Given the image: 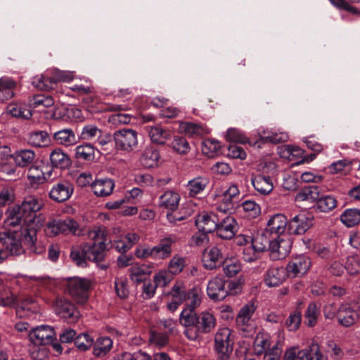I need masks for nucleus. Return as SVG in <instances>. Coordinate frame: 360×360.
<instances>
[{
  "instance_id": "obj_1",
  "label": "nucleus",
  "mask_w": 360,
  "mask_h": 360,
  "mask_svg": "<svg viewBox=\"0 0 360 360\" xmlns=\"http://www.w3.org/2000/svg\"><path fill=\"white\" fill-rule=\"evenodd\" d=\"M91 243H85L80 246L72 248L70 257L77 265L83 266L86 260H91L97 264L101 262L105 256L107 249L106 230L105 226H96L85 233Z\"/></svg>"
},
{
  "instance_id": "obj_2",
  "label": "nucleus",
  "mask_w": 360,
  "mask_h": 360,
  "mask_svg": "<svg viewBox=\"0 0 360 360\" xmlns=\"http://www.w3.org/2000/svg\"><path fill=\"white\" fill-rule=\"evenodd\" d=\"M43 207L44 202L41 199L35 195H27L20 205H15L7 210L6 222L8 226L15 227L21 225L22 221L30 218L44 216L42 214H37Z\"/></svg>"
},
{
  "instance_id": "obj_3",
  "label": "nucleus",
  "mask_w": 360,
  "mask_h": 360,
  "mask_svg": "<svg viewBox=\"0 0 360 360\" xmlns=\"http://www.w3.org/2000/svg\"><path fill=\"white\" fill-rule=\"evenodd\" d=\"M45 222L44 216H38L30 218L22 221L20 228V239L17 238L23 243L25 246L34 254L40 255L45 252V246L37 240V233L43 227Z\"/></svg>"
},
{
  "instance_id": "obj_4",
  "label": "nucleus",
  "mask_w": 360,
  "mask_h": 360,
  "mask_svg": "<svg viewBox=\"0 0 360 360\" xmlns=\"http://www.w3.org/2000/svg\"><path fill=\"white\" fill-rule=\"evenodd\" d=\"M266 233L265 230H262L251 238V244L254 252L260 253L266 250V247L269 245L271 257L274 259L285 258L290 252V245L289 242L279 236L270 240L266 236Z\"/></svg>"
},
{
  "instance_id": "obj_5",
  "label": "nucleus",
  "mask_w": 360,
  "mask_h": 360,
  "mask_svg": "<svg viewBox=\"0 0 360 360\" xmlns=\"http://www.w3.org/2000/svg\"><path fill=\"white\" fill-rule=\"evenodd\" d=\"M65 286L68 294L77 304H84L88 301L91 280L79 277L68 278Z\"/></svg>"
},
{
  "instance_id": "obj_6",
  "label": "nucleus",
  "mask_w": 360,
  "mask_h": 360,
  "mask_svg": "<svg viewBox=\"0 0 360 360\" xmlns=\"http://www.w3.org/2000/svg\"><path fill=\"white\" fill-rule=\"evenodd\" d=\"M0 242L4 248H0V264L4 262L11 255H20L24 252V248L20 241L17 238L15 231H4L0 232Z\"/></svg>"
},
{
  "instance_id": "obj_7",
  "label": "nucleus",
  "mask_w": 360,
  "mask_h": 360,
  "mask_svg": "<svg viewBox=\"0 0 360 360\" xmlns=\"http://www.w3.org/2000/svg\"><path fill=\"white\" fill-rule=\"evenodd\" d=\"M231 330L227 328L218 330L214 335V350L218 359L228 360L233 348V340L231 338Z\"/></svg>"
},
{
  "instance_id": "obj_8",
  "label": "nucleus",
  "mask_w": 360,
  "mask_h": 360,
  "mask_svg": "<svg viewBox=\"0 0 360 360\" xmlns=\"http://www.w3.org/2000/svg\"><path fill=\"white\" fill-rule=\"evenodd\" d=\"M115 146L117 150L131 152L138 146V133L131 129H122L113 134Z\"/></svg>"
},
{
  "instance_id": "obj_9",
  "label": "nucleus",
  "mask_w": 360,
  "mask_h": 360,
  "mask_svg": "<svg viewBox=\"0 0 360 360\" xmlns=\"http://www.w3.org/2000/svg\"><path fill=\"white\" fill-rule=\"evenodd\" d=\"M53 306L56 314L69 323L77 322L81 316L76 306L65 298H56Z\"/></svg>"
},
{
  "instance_id": "obj_10",
  "label": "nucleus",
  "mask_w": 360,
  "mask_h": 360,
  "mask_svg": "<svg viewBox=\"0 0 360 360\" xmlns=\"http://www.w3.org/2000/svg\"><path fill=\"white\" fill-rule=\"evenodd\" d=\"M72 77L68 72L56 70L51 76L41 75L34 78L33 84L40 90L48 91L53 88V84L59 82H68Z\"/></svg>"
},
{
  "instance_id": "obj_11",
  "label": "nucleus",
  "mask_w": 360,
  "mask_h": 360,
  "mask_svg": "<svg viewBox=\"0 0 360 360\" xmlns=\"http://www.w3.org/2000/svg\"><path fill=\"white\" fill-rule=\"evenodd\" d=\"M199 323L197 324L195 330L192 328L186 329L184 335L191 340L198 338V333H208L216 326V319L214 315L207 311H203L199 314Z\"/></svg>"
},
{
  "instance_id": "obj_12",
  "label": "nucleus",
  "mask_w": 360,
  "mask_h": 360,
  "mask_svg": "<svg viewBox=\"0 0 360 360\" xmlns=\"http://www.w3.org/2000/svg\"><path fill=\"white\" fill-rule=\"evenodd\" d=\"M223 209L219 207L214 212H202L195 219V225L200 231H216Z\"/></svg>"
},
{
  "instance_id": "obj_13",
  "label": "nucleus",
  "mask_w": 360,
  "mask_h": 360,
  "mask_svg": "<svg viewBox=\"0 0 360 360\" xmlns=\"http://www.w3.org/2000/svg\"><path fill=\"white\" fill-rule=\"evenodd\" d=\"M30 340L36 345L52 344L56 340V333L53 328L49 326H40L31 329L29 333Z\"/></svg>"
},
{
  "instance_id": "obj_14",
  "label": "nucleus",
  "mask_w": 360,
  "mask_h": 360,
  "mask_svg": "<svg viewBox=\"0 0 360 360\" xmlns=\"http://www.w3.org/2000/svg\"><path fill=\"white\" fill-rule=\"evenodd\" d=\"M178 240L179 238L175 234H169L162 238L158 243L153 247V259L164 260L170 257L172 254V245Z\"/></svg>"
},
{
  "instance_id": "obj_15",
  "label": "nucleus",
  "mask_w": 360,
  "mask_h": 360,
  "mask_svg": "<svg viewBox=\"0 0 360 360\" xmlns=\"http://www.w3.org/2000/svg\"><path fill=\"white\" fill-rule=\"evenodd\" d=\"M74 192L73 185L63 180L54 184L49 191V198L56 202H63L70 198Z\"/></svg>"
},
{
  "instance_id": "obj_16",
  "label": "nucleus",
  "mask_w": 360,
  "mask_h": 360,
  "mask_svg": "<svg viewBox=\"0 0 360 360\" xmlns=\"http://www.w3.org/2000/svg\"><path fill=\"white\" fill-rule=\"evenodd\" d=\"M236 221L235 219L226 214V210L223 209L217 229V235L223 239H231L236 233Z\"/></svg>"
},
{
  "instance_id": "obj_17",
  "label": "nucleus",
  "mask_w": 360,
  "mask_h": 360,
  "mask_svg": "<svg viewBox=\"0 0 360 360\" xmlns=\"http://www.w3.org/2000/svg\"><path fill=\"white\" fill-rule=\"evenodd\" d=\"M225 281L221 276H215L209 281L207 285L208 297L215 301H221L228 296Z\"/></svg>"
},
{
  "instance_id": "obj_18",
  "label": "nucleus",
  "mask_w": 360,
  "mask_h": 360,
  "mask_svg": "<svg viewBox=\"0 0 360 360\" xmlns=\"http://www.w3.org/2000/svg\"><path fill=\"white\" fill-rule=\"evenodd\" d=\"M311 265L310 259L300 255L292 258L285 267L288 276L296 277L299 275L305 274Z\"/></svg>"
},
{
  "instance_id": "obj_19",
  "label": "nucleus",
  "mask_w": 360,
  "mask_h": 360,
  "mask_svg": "<svg viewBox=\"0 0 360 360\" xmlns=\"http://www.w3.org/2000/svg\"><path fill=\"white\" fill-rule=\"evenodd\" d=\"M287 228V218L283 214H276L271 217L264 229L269 235L276 234L280 238L285 233Z\"/></svg>"
},
{
  "instance_id": "obj_20",
  "label": "nucleus",
  "mask_w": 360,
  "mask_h": 360,
  "mask_svg": "<svg viewBox=\"0 0 360 360\" xmlns=\"http://www.w3.org/2000/svg\"><path fill=\"white\" fill-rule=\"evenodd\" d=\"M339 323L345 327L354 325L359 319L358 312L347 304L341 305L337 313Z\"/></svg>"
},
{
  "instance_id": "obj_21",
  "label": "nucleus",
  "mask_w": 360,
  "mask_h": 360,
  "mask_svg": "<svg viewBox=\"0 0 360 360\" xmlns=\"http://www.w3.org/2000/svg\"><path fill=\"white\" fill-rule=\"evenodd\" d=\"M16 166L22 168L31 167L35 160L36 154L31 149H20L11 155Z\"/></svg>"
},
{
  "instance_id": "obj_22",
  "label": "nucleus",
  "mask_w": 360,
  "mask_h": 360,
  "mask_svg": "<svg viewBox=\"0 0 360 360\" xmlns=\"http://www.w3.org/2000/svg\"><path fill=\"white\" fill-rule=\"evenodd\" d=\"M323 190L316 185L302 187L297 191L295 200L297 201H310L316 203Z\"/></svg>"
},
{
  "instance_id": "obj_23",
  "label": "nucleus",
  "mask_w": 360,
  "mask_h": 360,
  "mask_svg": "<svg viewBox=\"0 0 360 360\" xmlns=\"http://www.w3.org/2000/svg\"><path fill=\"white\" fill-rule=\"evenodd\" d=\"M288 275L285 268L283 266H271L266 274L265 283L269 287L278 286L285 279Z\"/></svg>"
},
{
  "instance_id": "obj_24",
  "label": "nucleus",
  "mask_w": 360,
  "mask_h": 360,
  "mask_svg": "<svg viewBox=\"0 0 360 360\" xmlns=\"http://www.w3.org/2000/svg\"><path fill=\"white\" fill-rule=\"evenodd\" d=\"M337 205L338 200L336 198L332 195L325 194L323 191L313 208L316 212L328 213L333 210Z\"/></svg>"
},
{
  "instance_id": "obj_25",
  "label": "nucleus",
  "mask_w": 360,
  "mask_h": 360,
  "mask_svg": "<svg viewBox=\"0 0 360 360\" xmlns=\"http://www.w3.org/2000/svg\"><path fill=\"white\" fill-rule=\"evenodd\" d=\"M115 188V183L110 179H100L94 181L91 184L94 193L98 197L110 195Z\"/></svg>"
},
{
  "instance_id": "obj_26",
  "label": "nucleus",
  "mask_w": 360,
  "mask_h": 360,
  "mask_svg": "<svg viewBox=\"0 0 360 360\" xmlns=\"http://www.w3.org/2000/svg\"><path fill=\"white\" fill-rule=\"evenodd\" d=\"M53 139L57 144L65 147L72 146L77 143V136L72 129L65 128L53 134Z\"/></svg>"
},
{
  "instance_id": "obj_27",
  "label": "nucleus",
  "mask_w": 360,
  "mask_h": 360,
  "mask_svg": "<svg viewBox=\"0 0 360 360\" xmlns=\"http://www.w3.org/2000/svg\"><path fill=\"white\" fill-rule=\"evenodd\" d=\"M49 158L51 165L56 168L67 169L72 165L69 155L59 148L51 151Z\"/></svg>"
},
{
  "instance_id": "obj_28",
  "label": "nucleus",
  "mask_w": 360,
  "mask_h": 360,
  "mask_svg": "<svg viewBox=\"0 0 360 360\" xmlns=\"http://www.w3.org/2000/svg\"><path fill=\"white\" fill-rule=\"evenodd\" d=\"M203 265L207 269H213L223 262V255L217 247H212L207 253L203 255Z\"/></svg>"
},
{
  "instance_id": "obj_29",
  "label": "nucleus",
  "mask_w": 360,
  "mask_h": 360,
  "mask_svg": "<svg viewBox=\"0 0 360 360\" xmlns=\"http://www.w3.org/2000/svg\"><path fill=\"white\" fill-rule=\"evenodd\" d=\"M39 311V305L32 298H26L17 306L16 314L20 318L30 317Z\"/></svg>"
},
{
  "instance_id": "obj_30",
  "label": "nucleus",
  "mask_w": 360,
  "mask_h": 360,
  "mask_svg": "<svg viewBox=\"0 0 360 360\" xmlns=\"http://www.w3.org/2000/svg\"><path fill=\"white\" fill-rule=\"evenodd\" d=\"M27 141L30 146L39 148L49 146L51 139L46 131H34L27 135Z\"/></svg>"
},
{
  "instance_id": "obj_31",
  "label": "nucleus",
  "mask_w": 360,
  "mask_h": 360,
  "mask_svg": "<svg viewBox=\"0 0 360 360\" xmlns=\"http://www.w3.org/2000/svg\"><path fill=\"white\" fill-rule=\"evenodd\" d=\"M179 195L173 191H167L159 198L160 207L174 211L179 205Z\"/></svg>"
},
{
  "instance_id": "obj_32",
  "label": "nucleus",
  "mask_w": 360,
  "mask_h": 360,
  "mask_svg": "<svg viewBox=\"0 0 360 360\" xmlns=\"http://www.w3.org/2000/svg\"><path fill=\"white\" fill-rule=\"evenodd\" d=\"M251 181L255 190L261 194H269L273 190V184L269 176L258 175L252 177Z\"/></svg>"
},
{
  "instance_id": "obj_33",
  "label": "nucleus",
  "mask_w": 360,
  "mask_h": 360,
  "mask_svg": "<svg viewBox=\"0 0 360 360\" xmlns=\"http://www.w3.org/2000/svg\"><path fill=\"white\" fill-rule=\"evenodd\" d=\"M160 159L158 150L153 146L146 147L141 157V162L146 168H152L158 165Z\"/></svg>"
},
{
  "instance_id": "obj_34",
  "label": "nucleus",
  "mask_w": 360,
  "mask_h": 360,
  "mask_svg": "<svg viewBox=\"0 0 360 360\" xmlns=\"http://www.w3.org/2000/svg\"><path fill=\"white\" fill-rule=\"evenodd\" d=\"M112 347V340L108 337L97 338L93 345V354L96 357H103L106 355Z\"/></svg>"
},
{
  "instance_id": "obj_35",
  "label": "nucleus",
  "mask_w": 360,
  "mask_h": 360,
  "mask_svg": "<svg viewBox=\"0 0 360 360\" xmlns=\"http://www.w3.org/2000/svg\"><path fill=\"white\" fill-rule=\"evenodd\" d=\"M198 321L199 315L195 313V310L184 309L180 314L179 322L186 329L195 330L197 324L199 323Z\"/></svg>"
},
{
  "instance_id": "obj_36",
  "label": "nucleus",
  "mask_w": 360,
  "mask_h": 360,
  "mask_svg": "<svg viewBox=\"0 0 360 360\" xmlns=\"http://www.w3.org/2000/svg\"><path fill=\"white\" fill-rule=\"evenodd\" d=\"M147 128L149 136L153 143L163 145L171 137L169 131L160 127L155 126Z\"/></svg>"
},
{
  "instance_id": "obj_37",
  "label": "nucleus",
  "mask_w": 360,
  "mask_h": 360,
  "mask_svg": "<svg viewBox=\"0 0 360 360\" xmlns=\"http://www.w3.org/2000/svg\"><path fill=\"white\" fill-rule=\"evenodd\" d=\"M15 83L11 79H0V102H4L14 96Z\"/></svg>"
},
{
  "instance_id": "obj_38",
  "label": "nucleus",
  "mask_w": 360,
  "mask_h": 360,
  "mask_svg": "<svg viewBox=\"0 0 360 360\" xmlns=\"http://www.w3.org/2000/svg\"><path fill=\"white\" fill-rule=\"evenodd\" d=\"M129 271L131 280L137 283L144 282L150 274V270L146 264H135Z\"/></svg>"
},
{
  "instance_id": "obj_39",
  "label": "nucleus",
  "mask_w": 360,
  "mask_h": 360,
  "mask_svg": "<svg viewBox=\"0 0 360 360\" xmlns=\"http://www.w3.org/2000/svg\"><path fill=\"white\" fill-rule=\"evenodd\" d=\"M75 158L84 161H93L95 158V148L90 143L78 146L75 148Z\"/></svg>"
},
{
  "instance_id": "obj_40",
  "label": "nucleus",
  "mask_w": 360,
  "mask_h": 360,
  "mask_svg": "<svg viewBox=\"0 0 360 360\" xmlns=\"http://www.w3.org/2000/svg\"><path fill=\"white\" fill-rule=\"evenodd\" d=\"M340 219L347 226H354L360 222V210L347 209L341 214Z\"/></svg>"
},
{
  "instance_id": "obj_41",
  "label": "nucleus",
  "mask_w": 360,
  "mask_h": 360,
  "mask_svg": "<svg viewBox=\"0 0 360 360\" xmlns=\"http://www.w3.org/2000/svg\"><path fill=\"white\" fill-rule=\"evenodd\" d=\"M186 265V258L179 254H176L168 262L167 271L171 275H177L183 271Z\"/></svg>"
},
{
  "instance_id": "obj_42",
  "label": "nucleus",
  "mask_w": 360,
  "mask_h": 360,
  "mask_svg": "<svg viewBox=\"0 0 360 360\" xmlns=\"http://www.w3.org/2000/svg\"><path fill=\"white\" fill-rule=\"evenodd\" d=\"M287 136L284 134H272L269 136H260L259 140L255 141L254 143L249 139V145L257 148H261L262 144L264 143H283L286 141Z\"/></svg>"
},
{
  "instance_id": "obj_43",
  "label": "nucleus",
  "mask_w": 360,
  "mask_h": 360,
  "mask_svg": "<svg viewBox=\"0 0 360 360\" xmlns=\"http://www.w3.org/2000/svg\"><path fill=\"white\" fill-rule=\"evenodd\" d=\"M179 128L189 136H202L207 133L206 129L202 125L193 122H181Z\"/></svg>"
},
{
  "instance_id": "obj_44",
  "label": "nucleus",
  "mask_w": 360,
  "mask_h": 360,
  "mask_svg": "<svg viewBox=\"0 0 360 360\" xmlns=\"http://www.w3.org/2000/svg\"><path fill=\"white\" fill-rule=\"evenodd\" d=\"M236 323L241 336L246 338L248 328V304L244 305L240 309L236 316Z\"/></svg>"
},
{
  "instance_id": "obj_45",
  "label": "nucleus",
  "mask_w": 360,
  "mask_h": 360,
  "mask_svg": "<svg viewBox=\"0 0 360 360\" xmlns=\"http://www.w3.org/2000/svg\"><path fill=\"white\" fill-rule=\"evenodd\" d=\"M319 315L320 311L317 304L315 302L309 303L304 313L305 323L309 327H314L316 324Z\"/></svg>"
},
{
  "instance_id": "obj_46",
  "label": "nucleus",
  "mask_w": 360,
  "mask_h": 360,
  "mask_svg": "<svg viewBox=\"0 0 360 360\" xmlns=\"http://www.w3.org/2000/svg\"><path fill=\"white\" fill-rule=\"evenodd\" d=\"M208 184L205 178L197 177L188 181L187 187L191 196H195L202 191Z\"/></svg>"
},
{
  "instance_id": "obj_47",
  "label": "nucleus",
  "mask_w": 360,
  "mask_h": 360,
  "mask_svg": "<svg viewBox=\"0 0 360 360\" xmlns=\"http://www.w3.org/2000/svg\"><path fill=\"white\" fill-rule=\"evenodd\" d=\"M270 346L268 337L264 333H259L255 338L253 343V351L257 355H261Z\"/></svg>"
},
{
  "instance_id": "obj_48",
  "label": "nucleus",
  "mask_w": 360,
  "mask_h": 360,
  "mask_svg": "<svg viewBox=\"0 0 360 360\" xmlns=\"http://www.w3.org/2000/svg\"><path fill=\"white\" fill-rule=\"evenodd\" d=\"M30 105L33 108H49L53 105L54 101L51 96L45 94L34 95L30 100Z\"/></svg>"
},
{
  "instance_id": "obj_49",
  "label": "nucleus",
  "mask_w": 360,
  "mask_h": 360,
  "mask_svg": "<svg viewBox=\"0 0 360 360\" xmlns=\"http://www.w3.org/2000/svg\"><path fill=\"white\" fill-rule=\"evenodd\" d=\"M221 148L220 143L214 139H207L203 142L202 152L209 158L214 157Z\"/></svg>"
},
{
  "instance_id": "obj_50",
  "label": "nucleus",
  "mask_w": 360,
  "mask_h": 360,
  "mask_svg": "<svg viewBox=\"0 0 360 360\" xmlns=\"http://www.w3.org/2000/svg\"><path fill=\"white\" fill-rule=\"evenodd\" d=\"M60 221V232L62 234L72 233L79 236V233H77L79 230V224L72 218H66Z\"/></svg>"
},
{
  "instance_id": "obj_51",
  "label": "nucleus",
  "mask_w": 360,
  "mask_h": 360,
  "mask_svg": "<svg viewBox=\"0 0 360 360\" xmlns=\"http://www.w3.org/2000/svg\"><path fill=\"white\" fill-rule=\"evenodd\" d=\"M240 262L236 259L224 260L223 262V271L228 277H233L241 271Z\"/></svg>"
},
{
  "instance_id": "obj_52",
  "label": "nucleus",
  "mask_w": 360,
  "mask_h": 360,
  "mask_svg": "<svg viewBox=\"0 0 360 360\" xmlns=\"http://www.w3.org/2000/svg\"><path fill=\"white\" fill-rule=\"evenodd\" d=\"M101 131L95 124H86L82 128L79 138L82 140L91 141L96 139L100 135Z\"/></svg>"
},
{
  "instance_id": "obj_53",
  "label": "nucleus",
  "mask_w": 360,
  "mask_h": 360,
  "mask_svg": "<svg viewBox=\"0 0 360 360\" xmlns=\"http://www.w3.org/2000/svg\"><path fill=\"white\" fill-rule=\"evenodd\" d=\"M172 148L180 154H186L190 150V146L186 138L175 136L172 141Z\"/></svg>"
},
{
  "instance_id": "obj_54",
  "label": "nucleus",
  "mask_w": 360,
  "mask_h": 360,
  "mask_svg": "<svg viewBox=\"0 0 360 360\" xmlns=\"http://www.w3.org/2000/svg\"><path fill=\"white\" fill-rule=\"evenodd\" d=\"M7 112L13 117H21L23 119H30L32 116V112L30 110L22 109L20 105L15 103H10L7 106Z\"/></svg>"
},
{
  "instance_id": "obj_55",
  "label": "nucleus",
  "mask_w": 360,
  "mask_h": 360,
  "mask_svg": "<svg viewBox=\"0 0 360 360\" xmlns=\"http://www.w3.org/2000/svg\"><path fill=\"white\" fill-rule=\"evenodd\" d=\"M168 335L163 333L150 330L149 333V342L158 347H163L168 343Z\"/></svg>"
},
{
  "instance_id": "obj_56",
  "label": "nucleus",
  "mask_w": 360,
  "mask_h": 360,
  "mask_svg": "<svg viewBox=\"0 0 360 360\" xmlns=\"http://www.w3.org/2000/svg\"><path fill=\"white\" fill-rule=\"evenodd\" d=\"M239 193L238 187L235 185L230 186L223 193L222 201L225 204L226 211L233 207L232 199Z\"/></svg>"
},
{
  "instance_id": "obj_57",
  "label": "nucleus",
  "mask_w": 360,
  "mask_h": 360,
  "mask_svg": "<svg viewBox=\"0 0 360 360\" xmlns=\"http://www.w3.org/2000/svg\"><path fill=\"white\" fill-rule=\"evenodd\" d=\"M226 139L228 141L240 143H245L247 140L245 134L236 128L228 129Z\"/></svg>"
},
{
  "instance_id": "obj_58",
  "label": "nucleus",
  "mask_w": 360,
  "mask_h": 360,
  "mask_svg": "<svg viewBox=\"0 0 360 360\" xmlns=\"http://www.w3.org/2000/svg\"><path fill=\"white\" fill-rule=\"evenodd\" d=\"M282 354V345L279 341L265 351L264 360H280Z\"/></svg>"
},
{
  "instance_id": "obj_59",
  "label": "nucleus",
  "mask_w": 360,
  "mask_h": 360,
  "mask_svg": "<svg viewBox=\"0 0 360 360\" xmlns=\"http://www.w3.org/2000/svg\"><path fill=\"white\" fill-rule=\"evenodd\" d=\"M186 299L188 300L187 307L186 309H190L195 310L201 303V298L198 290L192 289L187 293Z\"/></svg>"
},
{
  "instance_id": "obj_60",
  "label": "nucleus",
  "mask_w": 360,
  "mask_h": 360,
  "mask_svg": "<svg viewBox=\"0 0 360 360\" xmlns=\"http://www.w3.org/2000/svg\"><path fill=\"white\" fill-rule=\"evenodd\" d=\"M302 321L301 311L297 310L292 314H290L286 319L285 325L288 327L290 330H296Z\"/></svg>"
},
{
  "instance_id": "obj_61",
  "label": "nucleus",
  "mask_w": 360,
  "mask_h": 360,
  "mask_svg": "<svg viewBox=\"0 0 360 360\" xmlns=\"http://www.w3.org/2000/svg\"><path fill=\"white\" fill-rule=\"evenodd\" d=\"M93 340L87 334H80L75 339V346L82 351L87 350L92 345Z\"/></svg>"
},
{
  "instance_id": "obj_62",
  "label": "nucleus",
  "mask_w": 360,
  "mask_h": 360,
  "mask_svg": "<svg viewBox=\"0 0 360 360\" xmlns=\"http://www.w3.org/2000/svg\"><path fill=\"white\" fill-rule=\"evenodd\" d=\"M245 285V279H238V281H231L228 282L226 287L229 295H236L242 292L243 287Z\"/></svg>"
},
{
  "instance_id": "obj_63",
  "label": "nucleus",
  "mask_w": 360,
  "mask_h": 360,
  "mask_svg": "<svg viewBox=\"0 0 360 360\" xmlns=\"http://www.w3.org/2000/svg\"><path fill=\"white\" fill-rule=\"evenodd\" d=\"M172 280L171 274L168 271H160L153 277L154 284L156 287L167 285Z\"/></svg>"
},
{
  "instance_id": "obj_64",
  "label": "nucleus",
  "mask_w": 360,
  "mask_h": 360,
  "mask_svg": "<svg viewBox=\"0 0 360 360\" xmlns=\"http://www.w3.org/2000/svg\"><path fill=\"white\" fill-rule=\"evenodd\" d=\"M127 284V281L124 278H116L115 281L116 293L122 299L126 298L129 295Z\"/></svg>"
}]
</instances>
